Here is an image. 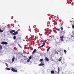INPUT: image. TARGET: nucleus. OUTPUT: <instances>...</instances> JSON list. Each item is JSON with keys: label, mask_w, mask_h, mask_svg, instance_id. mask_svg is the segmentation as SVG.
I'll list each match as a JSON object with an SVG mask.
<instances>
[{"label": "nucleus", "mask_w": 74, "mask_h": 74, "mask_svg": "<svg viewBox=\"0 0 74 74\" xmlns=\"http://www.w3.org/2000/svg\"><path fill=\"white\" fill-rule=\"evenodd\" d=\"M1 44L3 45H7V44H8V43L6 42H2L1 43Z\"/></svg>", "instance_id": "1"}, {"label": "nucleus", "mask_w": 74, "mask_h": 74, "mask_svg": "<svg viewBox=\"0 0 74 74\" xmlns=\"http://www.w3.org/2000/svg\"><path fill=\"white\" fill-rule=\"evenodd\" d=\"M12 71H13V72H15L16 73H17L18 72V71L16 70H15L14 68H12L11 69Z\"/></svg>", "instance_id": "2"}, {"label": "nucleus", "mask_w": 74, "mask_h": 74, "mask_svg": "<svg viewBox=\"0 0 74 74\" xmlns=\"http://www.w3.org/2000/svg\"><path fill=\"white\" fill-rule=\"evenodd\" d=\"M60 34H65V33H66V32H65L64 31H60Z\"/></svg>", "instance_id": "3"}, {"label": "nucleus", "mask_w": 74, "mask_h": 74, "mask_svg": "<svg viewBox=\"0 0 74 74\" xmlns=\"http://www.w3.org/2000/svg\"><path fill=\"white\" fill-rule=\"evenodd\" d=\"M18 34V32L16 31V32H14V33L12 34L13 35H16L17 34Z\"/></svg>", "instance_id": "4"}, {"label": "nucleus", "mask_w": 74, "mask_h": 74, "mask_svg": "<svg viewBox=\"0 0 74 74\" xmlns=\"http://www.w3.org/2000/svg\"><path fill=\"white\" fill-rule=\"evenodd\" d=\"M60 38L61 41H63L64 40L63 39V38H64V37L63 36H60Z\"/></svg>", "instance_id": "5"}, {"label": "nucleus", "mask_w": 74, "mask_h": 74, "mask_svg": "<svg viewBox=\"0 0 74 74\" xmlns=\"http://www.w3.org/2000/svg\"><path fill=\"white\" fill-rule=\"evenodd\" d=\"M15 32V30H12L10 32V33L11 34H12L13 33H14V32Z\"/></svg>", "instance_id": "6"}, {"label": "nucleus", "mask_w": 74, "mask_h": 74, "mask_svg": "<svg viewBox=\"0 0 74 74\" xmlns=\"http://www.w3.org/2000/svg\"><path fill=\"white\" fill-rule=\"evenodd\" d=\"M45 45V43L43 42V45L40 47V48H42V47H44V45Z\"/></svg>", "instance_id": "7"}, {"label": "nucleus", "mask_w": 74, "mask_h": 74, "mask_svg": "<svg viewBox=\"0 0 74 74\" xmlns=\"http://www.w3.org/2000/svg\"><path fill=\"white\" fill-rule=\"evenodd\" d=\"M37 51V50L36 49H35L33 51V52L32 53V54H34V53H35Z\"/></svg>", "instance_id": "8"}, {"label": "nucleus", "mask_w": 74, "mask_h": 74, "mask_svg": "<svg viewBox=\"0 0 74 74\" xmlns=\"http://www.w3.org/2000/svg\"><path fill=\"white\" fill-rule=\"evenodd\" d=\"M44 64H42V63H40L39 64V66H44Z\"/></svg>", "instance_id": "9"}, {"label": "nucleus", "mask_w": 74, "mask_h": 74, "mask_svg": "<svg viewBox=\"0 0 74 74\" xmlns=\"http://www.w3.org/2000/svg\"><path fill=\"white\" fill-rule=\"evenodd\" d=\"M45 60H46V61H47V62H48V61H49V59H48V58L47 57L45 58Z\"/></svg>", "instance_id": "10"}, {"label": "nucleus", "mask_w": 74, "mask_h": 74, "mask_svg": "<svg viewBox=\"0 0 74 74\" xmlns=\"http://www.w3.org/2000/svg\"><path fill=\"white\" fill-rule=\"evenodd\" d=\"M50 48H51V47H49V48H48L47 49V52H48V51H49V50L50 49Z\"/></svg>", "instance_id": "11"}, {"label": "nucleus", "mask_w": 74, "mask_h": 74, "mask_svg": "<svg viewBox=\"0 0 74 74\" xmlns=\"http://www.w3.org/2000/svg\"><path fill=\"white\" fill-rule=\"evenodd\" d=\"M60 71V69H59V67L58 68V73H59V72Z\"/></svg>", "instance_id": "12"}, {"label": "nucleus", "mask_w": 74, "mask_h": 74, "mask_svg": "<svg viewBox=\"0 0 74 74\" xmlns=\"http://www.w3.org/2000/svg\"><path fill=\"white\" fill-rule=\"evenodd\" d=\"M15 60V58L13 57L12 59V62H14Z\"/></svg>", "instance_id": "13"}, {"label": "nucleus", "mask_w": 74, "mask_h": 74, "mask_svg": "<svg viewBox=\"0 0 74 74\" xmlns=\"http://www.w3.org/2000/svg\"><path fill=\"white\" fill-rule=\"evenodd\" d=\"M6 70H10V69L6 67L5 68Z\"/></svg>", "instance_id": "14"}, {"label": "nucleus", "mask_w": 74, "mask_h": 74, "mask_svg": "<svg viewBox=\"0 0 74 74\" xmlns=\"http://www.w3.org/2000/svg\"><path fill=\"white\" fill-rule=\"evenodd\" d=\"M2 46H1V45H0V50H1V49H2Z\"/></svg>", "instance_id": "15"}, {"label": "nucleus", "mask_w": 74, "mask_h": 74, "mask_svg": "<svg viewBox=\"0 0 74 74\" xmlns=\"http://www.w3.org/2000/svg\"><path fill=\"white\" fill-rule=\"evenodd\" d=\"M54 73V72L53 71H51V74H53V73Z\"/></svg>", "instance_id": "16"}, {"label": "nucleus", "mask_w": 74, "mask_h": 74, "mask_svg": "<svg viewBox=\"0 0 74 74\" xmlns=\"http://www.w3.org/2000/svg\"><path fill=\"white\" fill-rule=\"evenodd\" d=\"M13 39L14 40H15L16 39V36H14L13 37Z\"/></svg>", "instance_id": "17"}, {"label": "nucleus", "mask_w": 74, "mask_h": 74, "mask_svg": "<svg viewBox=\"0 0 74 74\" xmlns=\"http://www.w3.org/2000/svg\"><path fill=\"white\" fill-rule=\"evenodd\" d=\"M3 32V30L0 29V33H2Z\"/></svg>", "instance_id": "18"}, {"label": "nucleus", "mask_w": 74, "mask_h": 74, "mask_svg": "<svg viewBox=\"0 0 74 74\" xmlns=\"http://www.w3.org/2000/svg\"><path fill=\"white\" fill-rule=\"evenodd\" d=\"M64 51L65 53H66V52H67V51H66V50L64 49Z\"/></svg>", "instance_id": "19"}, {"label": "nucleus", "mask_w": 74, "mask_h": 74, "mask_svg": "<svg viewBox=\"0 0 74 74\" xmlns=\"http://www.w3.org/2000/svg\"><path fill=\"white\" fill-rule=\"evenodd\" d=\"M56 30H58V31H60V29H59L56 28Z\"/></svg>", "instance_id": "20"}, {"label": "nucleus", "mask_w": 74, "mask_h": 74, "mask_svg": "<svg viewBox=\"0 0 74 74\" xmlns=\"http://www.w3.org/2000/svg\"><path fill=\"white\" fill-rule=\"evenodd\" d=\"M61 60H62V59H61L59 58L58 59V61H59V62H60V61H61Z\"/></svg>", "instance_id": "21"}, {"label": "nucleus", "mask_w": 74, "mask_h": 74, "mask_svg": "<svg viewBox=\"0 0 74 74\" xmlns=\"http://www.w3.org/2000/svg\"><path fill=\"white\" fill-rule=\"evenodd\" d=\"M27 62H30V60L29 59L28 60H27Z\"/></svg>", "instance_id": "22"}, {"label": "nucleus", "mask_w": 74, "mask_h": 74, "mask_svg": "<svg viewBox=\"0 0 74 74\" xmlns=\"http://www.w3.org/2000/svg\"><path fill=\"white\" fill-rule=\"evenodd\" d=\"M40 62H42V61H43V59H41L40 60Z\"/></svg>", "instance_id": "23"}, {"label": "nucleus", "mask_w": 74, "mask_h": 74, "mask_svg": "<svg viewBox=\"0 0 74 74\" xmlns=\"http://www.w3.org/2000/svg\"><path fill=\"white\" fill-rule=\"evenodd\" d=\"M32 59V56H29V60H30V59Z\"/></svg>", "instance_id": "24"}, {"label": "nucleus", "mask_w": 74, "mask_h": 74, "mask_svg": "<svg viewBox=\"0 0 74 74\" xmlns=\"http://www.w3.org/2000/svg\"><path fill=\"white\" fill-rule=\"evenodd\" d=\"M60 29H61V30H63V27H60Z\"/></svg>", "instance_id": "25"}, {"label": "nucleus", "mask_w": 74, "mask_h": 74, "mask_svg": "<svg viewBox=\"0 0 74 74\" xmlns=\"http://www.w3.org/2000/svg\"><path fill=\"white\" fill-rule=\"evenodd\" d=\"M72 27L73 29H74V25L72 26Z\"/></svg>", "instance_id": "26"}, {"label": "nucleus", "mask_w": 74, "mask_h": 74, "mask_svg": "<svg viewBox=\"0 0 74 74\" xmlns=\"http://www.w3.org/2000/svg\"><path fill=\"white\" fill-rule=\"evenodd\" d=\"M18 46H19L20 47V48H22V47H21V45H20L18 44Z\"/></svg>", "instance_id": "27"}, {"label": "nucleus", "mask_w": 74, "mask_h": 74, "mask_svg": "<svg viewBox=\"0 0 74 74\" xmlns=\"http://www.w3.org/2000/svg\"><path fill=\"white\" fill-rule=\"evenodd\" d=\"M60 58H61V59H63V58H62V57H60Z\"/></svg>", "instance_id": "28"}, {"label": "nucleus", "mask_w": 74, "mask_h": 74, "mask_svg": "<svg viewBox=\"0 0 74 74\" xmlns=\"http://www.w3.org/2000/svg\"><path fill=\"white\" fill-rule=\"evenodd\" d=\"M57 54H59V53H58V52H57Z\"/></svg>", "instance_id": "29"}, {"label": "nucleus", "mask_w": 74, "mask_h": 74, "mask_svg": "<svg viewBox=\"0 0 74 74\" xmlns=\"http://www.w3.org/2000/svg\"><path fill=\"white\" fill-rule=\"evenodd\" d=\"M23 57H26V56H24Z\"/></svg>", "instance_id": "30"}, {"label": "nucleus", "mask_w": 74, "mask_h": 74, "mask_svg": "<svg viewBox=\"0 0 74 74\" xmlns=\"http://www.w3.org/2000/svg\"><path fill=\"white\" fill-rule=\"evenodd\" d=\"M72 37H74L73 36H72Z\"/></svg>", "instance_id": "31"}]
</instances>
